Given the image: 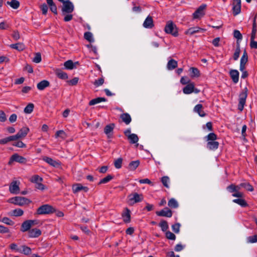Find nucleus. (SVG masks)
Wrapping results in <instances>:
<instances>
[{"label":"nucleus","mask_w":257,"mask_h":257,"mask_svg":"<svg viewBox=\"0 0 257 257\" xmlns=\"http://www.w3.org/2000/svg\"><path fill=\"white\" fill-rule=\"evenodd\" d=\"M34 108V104L30 103L24 108V112L28 114L31 113L33 111Z\"/></svg>","instance_id":"obj_46"},{"label":"nucleus","mask_w":257,"mask_h":257,"mask_svg":"<svg viewBox=\"0 0 257 257\" xmlns=\"http://www.w3.org/2000/svg\"><path fill=\"white\" fill-rule=\"evenodd\" d=\"M144 196L143 194H139L138 193H132L127 196V203L130 205H133L135 203H139L143 201Z\"/></svg>","instance_id":"obj_2"},{"label":"nucleus","mask_w":257,"mask_h":257,"mask_svg":"<svg viewBox=\"0 0 257 257\" xmlns=\"http://www.w3.org/2000/svg\"><path fill=\"white\" fill-rule=\"evenodd\" d=\"M64 66L65 68L68 70H72L74 68H76L75 64H74V62L71 60H69L65 62L64 63Z\"/></svg>","instance_id":"obj_29"},{"label":"nucleus","mask_w":257,"mask_h":257,"mask_svg":"<svg viewBox=\"0 0 257 257\" xmlns=\"http://www.w3.org/2000/svg\"><path fill=\"white\" fill-rule=\"evenodd\" d=\"M30 220H27L23 222L21 225V231L22 232H25L27 231H29L31 230V227H32L31 224L30 223Z\"/></svg>","instance_id":"obj_22"},{"label":"nucleus","mask_w":257,"mask_h":257,"mask_svg":"<svg viewBox=\"0 0 257 257\" xmlns=\"http://www.w3.org/2000/svg\"><path fill=\"white\" fill-rule=\"evenodd\" d=\"M178 66V62L174 59H170L167 65V68L169 70H172L177 68Z\"/></svg>","instance_id":"obj_23"},{"label":"nucleus","mask_w":257,"mask_h":257,"mask_svg":"<svg viewBox=\"0 0 257 257\" xmlns=\"http://www.w3.org/2000/svg\"><path fill=\"white\" fill-rule=\"evenodd\" d=\"M103 83H104V79L102 77H101V78H99L98 79L96 80L94 82L93 84L96 86H99L100 85H102L103 84Z\"/></svg>","instance_id":"obj_63"},{"label":"nucleus","mask_w":257,"mask_h":257,"mask_svg":"<svg viewBox=\"0 0 257 257\" xmlns=\"http://www.w3.org/2000/svg\"><path fill=\"white\" fill-rule=\"evenodd\" d=\"M9 202L14 204L18 205L19 206H22L25 204L29 203L31 201L29 199L25 197L21 196H16L10 199Z\"/></svg>","instance_id":"obj_5"},{"label":"nucleus","mask_w":257,"mask_h":257,"mask_svg":"<svg viewBox=\"0 0 257 257\" xmlns=\"http://www.w3.org/2000/svg\"><path fill=\"white\" fill-rule=\"evenodd\" d=\"M56 138L60 137L62 139H65L67 137V135L65 132L63 130L58 131L55 134Z\"/></svg>","instance_id":"obj_50"},{"label":"nucleus","mask_w":257,"mask_h":257,"mask_svg":"<svg viewBox=\"0 0 257 257\" xmlns=\"http://www.w3.org/2000/svg\"><path fill=\"white\" fill-rule=\"evenodd\" d=\"M140 164L139 161H132L128 165V169L130 170H135L139 166Z\"/></svg>","instance_id":"obj_39"},{"label":"nucleus","mask_w":257,"mask_h":257,"mask_svg":"<svg viewBox=\"0 0 257 257\" xmlns=\"http://www.w3.org/2000/svg\"><path fill=\"white\" fill-rule=\"evenodd\" d=\"M29 132V128L27 127H23L17 133L20 139L25 137Z\"/></svg>","instance_id":"obj_28"},{"label":"nucleus","mask_w":257,"mask_h":257,"mask_svg":"<svg viewBox=\"0 0 257 257\" xmlns=\"http://www.w3.org/2000/svg\"><path fill=\"white\" fill-rule=\"evenodd\" d=\"M191 76L192 77H198L200 76L199 70L195 67H191L190 69Z\"/></svg>","instance_id":"obj_34"},{"label":"nucleus","mask_w":257,"mask_h":257,"mask_svg":"<svg viewBox=\"0 0 257 257\" xmlns=\"http://www.w3.org/2000/svg\"><path fill=\"white\" fill-rule=\"evenodd\" d=\"M30 181L32 183H34L36 184V183H39L40 182H42L43 178L40 177L38 175H35L31 177V178L30 179Z\"/></svg>","instance_id":"obj_44"},{"label":"nucleus","mask_w":257,"mask_h":257,"mask_svg":"<svg viewBox=\"0 0 257 257\" xmlns=\"http://www.w3.org/2000/svg\"><path fill=\"white\" fill-rule=\"evenodd\" d=\"M203 106L201 104H197L194 108V111L197 113L200 116L204 117L206 116V114L202 110Z\"/></svg>","instance_id":"obj_20"},{"label":"nucleus","mask_w":257,"mask_h":257,"mask_svg":"<svg viewBox=\"0 0 257 257\" xmlns=\"http://www.w3.org/2000/svg\"><path fill=\"white\" fill-rule=\"evenodd\" d=\"M50 82L48 80H44L37 84V88L40 90H43L46 87L49 86Z\"/></svg>","instance_id":"obj_24"},{"label":"nucleus","mask_w":257,"mask_h":257,"mask_svg":"<svg viewBox=\"0 0 257 257\" xmlns=\"http://www.w3.org/2000/svg\"><path fill=\"white\" fill-rule=\"evenodd\" d=\"M233 36L234 38L237 39V43L239 42V41H240L242 39V34L240 33L239 31L237 30H235L233 31Z\"/></svg>","instance_id":"obj_49"},{"label":"nucleus","mask_w":257,"mask_h":257,"mask_svg":"<svg viewBox=\"0 0 257 257\" xmlns=\"http://www.w3.org/2000/svg\"><path fill=\"white\" fill-rule=\"evenodd\" d=\"M180 224L179 223H176L172 226L173 231L176 233H178L180 231Z\"/></svg>","instance_id":"obj_59"},{"label":"nucleus","mask_w":257,"mask_h":257,"mask_svg":"<svg viewBox=\"0 0 257 257\" xmlns=\"http://www.w3.org/2000/svg\"><path fill=\"white\" fill-rule=\"evenodd\" d=\"M40 9L42 12V14L43 15H46L47 13L48 9L47 5L44 3L40 6Z\"/></svg>","instance_id":"obj_61"},{"label":"nucleus","mask_w":257,"mask_h":257,"mask_svg":"<svg viewBox=\"0 0 257 257\" xmlns=\"http://www.w3.org/2000/svg\"><path fill=\"white\" fill-rule=\"evenodd\" d=\"M42 60L41 55L40 53H35V56L33 59V61L35 63H40Z\"/></svg>","instance_id":"obj_56"},{"label":"nucleus","mask_w":257,"mask_h":257,"mask_svg":"<svg viewBox=\"0 0 257 257\" xmlns=\"http://www.w3.org/2000/svg\"><path fill=\"white\" fill-rule=\"evenodd\" d=\"M84 38L89 42H93L94 40L92 38V34L91 32H87L84 33Z\"/></svg>","instance_id":"obj_54"},{"label":"nucleus","mask_w":257,"mask_h":257,"mask_svg":"<svg viewBox=\"0 0 257 257\" xmlns=\"http://www.w3.org/2000/svg\"><path fill=\"white\" fill-rule=\"evenodd\" d=\"M168 205L171 208H177L179 206L177 200L173 198L169 200Z\"/></svg>","instance_id":"obj_33"},{"label":"nucleus","mask_w":257,"mask_h":257,"mask_svg":"<svg viewBox=\"0 0 257 257\" xmlns=\"http://www.w3.org/2000/svg\"><path fill=\"white\" fill-rule=\"evenodd\" d=\"M122 217L123 218V221L125 223H128L131 222V211L127 208H125L123 212L122 213Z\"/></svg>","instance_id":"obj_13"},{"label":"nucleus","mask_w":257,"mask_h":257,"mask_svg":"<svg viewBox=\"0 0 257 257\" xmlns=\"http://www.w3.org/2000/svg\"><path fill=\"white\" fill-rule=\"evenodd\" d=\"M114 176L111 175H108L107 176L104 177V178L100 180V181L98 183V185H100L102 184H105L111 180L112 179H113Z\"/></svg>","instance_id":"obj_36"},{"label":"nucleus","mask_w":257,"mask_h":257,"mask_svg":"<svg viewBox=\"0 0 257 257\" xmlns=\"http://www.w3.org/2000/svg\"><path fill=\"white\" fill-rule=\"evenodd\" d=\"M14 162H18L22 164H25L27 162V160L26 158L19 155L17 153H15L11 157L8 162V165L10 166L12 165Z\"/></svg>","instance_id":"obj_6"},{"label":"nucleus","mask_w":257,"mask_h":257,"mask_svg":"<svg viewBox=\"0 0 257 257\" xmlns=\"http://www.w3.org/2000/svg\"><path fill=\"white\" fill-rule=\"evenodd\" d=\"M106 99L104 97H97L91 100L89 102V105H93L102 101H106Z\"/></svg>","instance_id":"obj_32"},{"label":"nucleus","mask_w":257,"mask_h":257,"mask_svg":"<svg viewBox=\"0 0 257 257\" xmlns=\"http://www.w3.org/2000/svg\"><path fill=\"white\" fill-rule=\"evenodd\" d=\"M194 91L195 93H198L199 92V90H198L197 89H195L194 83H188L183 89V93L186 94H190Z\"/></svg>","instance_id":"obj_9"},{"label":"nucleus","mask_w":257,"mask_h":257,"mask_svg":"<svg viewBox=\"0 0 257 257\" xmlns=\"http://www.w3.org/2000/svg\"><path fill=\"white\" fill-rule=\"evenodd\" d=\"M232 11L234 16L239 14L241 11V6L233 5Z\"/></svg>","instance_id":"obj_52"},{"label":"nucleus","mask_w":257,"mask_h":257,"mask_svg":"<svg viewBox=\"0 0 257 257\" xmlns=\"http://www.w3.org/2000/svg\"><path fill=\"white\" fill-rule=\"evenodd\" d=\"M55 72L56 76L61 79L66 80L68 77L67 74L60 69H57Z\"/></svg>","instance_id":"obj_21"},{"label":"nucleus","mask_w":257,"mask_h":257,"mask_svg":"<svg viewBox=\"0 0 257 257\" xmlns=\"http://www.w3.org/2000/svg\"><path fill=\"white\" fill-rule=\"evenodd\" d=\"M229 75L234 83H237L238 82L239 73L237 70L234 69L231 70L229 72Z\"/></svg>","instance_id":"obj_16"},{"label":"nucleus","mask_w":257,"mask_h":257,"mask_svg":"<svg viewBox=\"0 0 257 257\" xmlns=\"http://www.w3.org/2000/svg\"><path fill=\"white\" fill-rule=\"evenodd\" d=\"M7 4L14 9H17L20 6V3L17 0H12L11 2L8 1Z\"/></svg>","instance_id":"obj_37"},{"label":"nucleus","mask_w":257,"mask_h":257,"mask_svg":"<svg viewBox=\"0 0 257 257\" xmlns=\"http://www.w3.org/2000/svg\"><path fill=\"white\" fill-rule=\"evenodd\" d=\"M206 8L205 4L201 5L193 14L194 19H199L204 15V10Z\"/></svg>","instance_id":"obj_8"},{"label":"nucleus","mask_w":257,"mask_h":257,"mask_svg":"<svg viewBox=\"0 0 257 257\" xmlns=\"http://www.w3.org/2000/svg\"><path fill=\"white\" fill-rule=\"evenodd\" d=\"M166 237L169 239L175 240L176 235L170 231H167L166 232Z\"/></svg>","instance_id":"obj_57"},{"label":"nucleus","mask_w":257,"mask_h":257,"mask_svg":"<svg viewBox=\"0 0 257 257\" xmlns=\"http://www.w3.org/2000/svg\"><path fill=\"white\" fill-rule=\"evenodd\" d=\"M240 45L239 42H237V44L236 45V48L235 51V52L233 54V58L234 60H237L240 55Z\"/></svg>","instance_id":"obj_40"},{"label":"nucleus","mask_w":257,"mask_h":257,"mask_svg":"<svg viewBox=\"0 0 257 257\" xmlns=\"http://www.w3.org/2000/svg\"><path fill=\"white\" fill-rule=\"evenodd\" d=\"M227 190L230 193H234L236 192L235 184H231L230 185L228 186L226 188Z\"/></svg>","instance_id":"obj_62"},{"label":"nucleus","mask_w":257,"mask_h":257,"mask_svg":"<svg viewBox=\"0 0 257 257\" xmlns=\"http://www.w3.org/2000/svg\"><path fill=\"white\" fill-rule=\"evenodd\" d=\"M22 247L23 249L20 251L21 253H24L25 255H29L31 253L32 250L30 247L23 245L22 246Z\"/></svg>","instance_id":"obj_45"},{"label":"nucleus","mask_w":257,"mask_h":257,"mask_svg":"<svg viewBox=\"0 0 257 257\" xmlns=\"http://www.w3.org/2000/svg\"><path fill=\"white\" fill-rule=\"evenodd\" d=\"M0 222H2L7 225L12 226L15 224V222L13 220L7 217H4L1 220L0 219Z\"/></svg>","instance_id":"obj_47"},{"label":"nucleus","mask_w":257,"mask_h":257,"mask_svg":"<svg viewBox=\"0 0 257 257\" xmlns=\"http://www.w3.org/2000/svg\"><path fill=\"white\" fill-rule=\"evenodd\" d=\"M9 191L13 194H17L19 193L20 188L17 181H14L11 183L9 187Z\"/></svg>","instance_id":"obj_14"},{"label":"nucleus","mask_w":257,"mask_h":257,"mask_svg":"<svg viewBox=\"0 0 257 257\" xmlns=\"http://www.w3.org/2000/svg\"><path fill=\"white\" fill-rule=\"evenodd\" d=\"M156 213L159 216H164L167 217H171L173 214L172 211L168 207H165L159 211H157Z\"/></svg>","instance_id":"obj_10"},{"label":"nucleus","mask_w":257,"mask_h":257,"mask_svg":"<svg viewBox=\"0 0 257 257\" xmlns=\"http://www.w3.org/2000/svg\"><path fill=\"white\" fill-rule=\"evenodd\" d=\"M12 36L13 38L16 41L19 40L20 38V34L18 31H14Z\"/></svg>","instance_id":"obj_64"},{"label":"nucleus","mask_w":257,"mask_h":257,"mask_svg":"<svg viewBox=\"0 0 257 257\" xmlns=\"http://www.w3.org/2000/svg\"><path fill=\"white\" fill-rule=\"evenodd\" d=\"M13 146H16L19 148H24L26 147V144H25L22 141H18L17 142L14 143L12 144Z\"/></svg>","instance_id":"obj_60"},{"label":"nucleus","mask_w":257,"mask_h":257,"mask_svg":"<svg viewBox=\"0 0 257 257\" xmlns=\"http://www.w3.org/2000/svg\"><path fill=\"white\" fill-rule=\"evenodd\" d=\"M256 16H255L253 19L252 28L250 36V40L254 39L255 38L256 33Z\"/></svg>","instance_id":"obj_25"},{"label":"nucleus","mask_w":257,"mask_h":257,"mask_svg":"<svg viewBox=\"0 0 257 257\" xmlns=\"http://www.w3.org/2000/svg\"><path fill=\"white\" fill-rule=\"evenodd\" d=\"M127 139L130 140V143L131 144H135L138 142L139 140L138 136L134 134H132L128 136Z\"/></svg>","instance_id":"obj_43"},{"label":"nucleus","mask_w":257,"mask_h":257,"mask_svg":"<svg viewBox=\"0 0 257 257\" xmlns=\"http://www.w3.org/2000/svg\"><path fill=\"white\" fill-rule=\"evenodd\" d=\"M11 48L18 50L19 51H23L25 49V46L23 43H18L13 44L10 45Z\"/></svg>","instance_id":"obj_31"},{"label":"nucleus","mask_w":257,"mask_h":257,"mask_svg":"<svg viewBox=\"0 0 257 257\" xmlns=\"http://www.w3.org/2000/svg\"><path fill=\"white\" fill-rule=\"evenodd\" d=\"M219 143L216 141L207 142L206 144L207 148L211 151H215L218 148Z\"/></svg>","instance_id":"obj_18"},{"label":"nucleus","mask_w":257,"mask_h":257,"mask_svg":"<svg viewBox=\"0 0 257 257\" xmlns=\"http://www.w3.org/2000/svg\"><path fill=\"white\" fill-rule=\"evenodd\" d=\"M89 188L86 186H83L81 184H76L72 186V190L74 193L78 192L81 190H83L85 192H87Z\"/></svg>","instance_id":"obj_15"},{"label":"nucleus","mask_w":257,"mask_h":257,"mask_svg":"<svg viewBox=\"0 0 257 257\" xmlns=\"http://www.w3.org/2000/svg\"><path fill=\"white\" fill-rule=\"evenodd\" d=\"M159 226L161 228L162 230L164 232L166 231L169 227L167 221L164 220L161 221L159 223Z\"/></svg>","instance_id":"obj_41"},{"label":"nucleus","mask_w":257,"mask_h":257,"mask_svg":"<svg viewBox=\"0 0 257 257\" xmlns=\"http://www.w3.org/2000/svg\"><path fill=\"white\" fill-rule=\"evenodd\" d=\"M62 3H63V7L62 8L63 13L70 14L73 12L74 8L71 2L66 1Z\"/></svg>","instance_id":"obj_7"},{"label":"nucleus","mask_w":257,"mask_h":257,"mask_svg":"<svg viewBox=\"0 0 257 257\" xmlns=\"http://www.w3.org/2000/svg\"><path fill=\"white\" fill-rule=\"evenodd\" d=\"M233 202L238 205L242 207H246L248 206V204L246 201L242 198L235 199L233 200Z\"/></svg>","instance_id":"obj_30"},{"label":"nucleus","mask_w":257,"mask_h":257,"mask_svg":"<svg viewBox=\"0 0 257 257\" xmlns=\"http://www.w3.org/2000/svg\"><path fill=\"white\" fill-rule=\"evenodd\" d=\"M42 233L40 229L38 228H33L29 230L28 236L30 238H35L39 236Z\"/></svg>","instance_id":"obj_17"},{"label":"nucleus","mask_w":257,"mask_h":257,"mask_svg":"<svg viewBox=\"0 0 257 257\" xmlns=\"http://www.w3.org/2000/svg\"><path fill=\"white\" fill-rule=\"evenodd\" d=\"M217 139V135L214 133H210L205 137V139L207 142L214 141Z\"/></svg>","instance_id":"obj_35"},{"label":"nucleus","mask_w":257,"mask_h":257,"mask_svg":"<svg viewBox=\"0 0 257 257\" xmlns=\"http://www.w3.org/2000/svg\"><path fill=\"white\" fill-rule=\"evenodd\" d=\"M43 160L49 164L50 165L58 168L61 166V162L54 160L51 158L45 156L43 158Z\"/></svg>","instance_id":"obj_12"},{"label":"nucleus","mask_w":257,"mask_h":257,"mask_svg":"<svg viewBox=\"0 0 257 257\" xmlns=\"http://www.w3.org/2000/svg\"><path fill=\"white\" fill-rule=\"evenodd\" d=\"M165 32L167 34H171L174 37L178 36V29L175 24L172 21H169L164 29Z\"/></svg>","instance_id":"obj_4"},{"label":"nucleus","mask_w":257,"mask_h":257,"mask_svg":"<svg viewBox=\"0 0 257 257\" xmlns=\"http://www.w3.org/2000/svg\"><path fill=\"white\" fill-rule=\"evenodd\" d=\"M114 127L115 124L113 123L107 124L105 126L104 132L107 135L108 138H111L112 137V132Z\"/></svg>","instance_id":"obj_11"},{"label":"nucleus","mask_w":257,"mask_h":257,"mask_svg":"<svg viewBox=\"0 0 257 257\" xmlns=\"http://www.w3.org/2000/svg\"><path fill=\"white\" fill-rule=\"evenodd\" d=\"M204 31L205 30L201 29L198 27H192L188 29L186 31H185V34L186 35H192L195 33H198L200 31Z\"/></svg>","instance_id":"obj_19"},{"label":"nucleus","mask_w":257,"mask_h":257,"mask_svg":"<svg viewBox=\"0 0 257 257\" xmlns=\"http://www.w3.org/2000/svg\"><path fill=\"white\" fill-rule=\"evenodd\" d=\"M122 159L119 158L114 162V165L116 169H120L122 166Z\"/></svg>","instance_id":"obj_55"},{"label":"nucleus","mask_w":257,"mask_h":257,"mask_svg":"<svg viewBox=\"0 0 257 257\" xmlns=\"http://www.w3.org/2000/svg\"><path fill=\"white\" fill-rule=\"evenodd\" d=\"M24 214V211L20 208L16 209L12 211V215L14 216H21Z\"/></svg>","instance_id":"obj_48"},{"label":"nucleus","mask_w":257,"mask_h":257,"mask_svg":"<svg viewBox=\"0 0 257 257\" xmlns=\"http://www.w3.org/2000/svg\"><path fill=\"white\" fill-rule=\"evenodd\" d=\"M247 243H253L257 242V234L249 236L246 238Z\"/></svg>","instance_id":"obj_53"},{"label":"nucleus","mask_w":257,"mask_h":257,"mask_svg":"<svg viewBox=\"0 0 257 257\" xmlns=\"http://www.w3.org/2000/svg\"><path fill=\"white\" fill-rule=\"evenodd\" d=\"M154 26L153 18L148 16L146 18V28L152 29Z\"/></svg>","instance_id":"obj_27"},{"label":"nucleus","mask_w":257,"mask_h":257,"mask_svg":"<svg viewBox=\"0 0 257 257\" xmlns=\"http://www.w3.org/2000/svg\"><path fill=\"white\" fill-rule=\"evenodd\" d=\"M120 117L121 118L122 121L126 124H128L131 122V117L127 113H123L120 114Z\"/></svg>","instance_id":"obj_26"},{"label":"nucleus","mask_w":257,"mask_h":257,"mask_svg":"<svg viewBox=\"0 0 257 257\" xmlns=\"http://www.w3.org/2000/svg\"><path fill=\"white\" fill-rule=\"evenodd\" d=\"M79 78L78 77H74L71 80H67V82L68 83L69 85L74 86L76 85L78 82Z\"/></svg>","instance_id":"obj_58"},{"label":"nucleus","mask_w":257,"mask_h":257,"mask_svg":"<svg viewBox=\"0 0 257 257\" xmlns=\"http://www.w3.org/2000/svg\"><path fill=\"white\" fill-rule=\"evenodd\" d=\"M170 181V179L168 176H164L161 178V182L163 185L168 188H169V183Z\"/></svg>","instance_id":"obj_51"},{"label":"nucleus","mask_w":257,"mask_h":257,"mask_svg":"<svg viewBox=\"0 0 257 257\" xmlns=\"http://www.w3.org/2000/svg\"><path fill=\"white\" fill-rule=\"evenodd\" d=\"M240 186H242L245 190L248 191L252 192L254 190L253 186L249 183H241L240 184Z\"/></svg>","instance_id":"obj_38"},{"label":"nucleus","mask_w":257,"mask_h":257,"mask_svg":"<svg viewBox=\"0 0 257 257\" xmlns=\"http://www.w3.org/2000/svg\"><path fill=\"white\" fill-rule=\"evenodd\" d=\"M248 89L247 87L243 89L239 95V102L238 104V109L240 111H242L244 106L245 104L246 99L247 96Z\"/></svg>","instance_id":"obj_3"},{"label":"nucleus","mask_w":257,"mask_h":257,"mask_svg":"<svg viewBox=\"0 0 257 257\" xmlns=\"http://www.w3.org/2000/svg\"><path fill=\"white\" fill-rule=\"evenodd\" d=\"M56 211V209L49 204H44L37 208L35 215L51 214Z\"/></svg>","instance_id":"obj_1"},{"label":"nucleus","mask_w":257,"mask_h":257,"mask_svg":"<svg viewBox=\"0 0 257 257\" xmlns=\"http://www.w3.org/2000/svg\"><path fill=\"white\" fill-rule=\"evenodd\" d=\"M248 61V55L246 51L244 50L243 54L240 59V64L245 65Z\"/></svg>","instance_id":"obj_42"}]
</instances>
